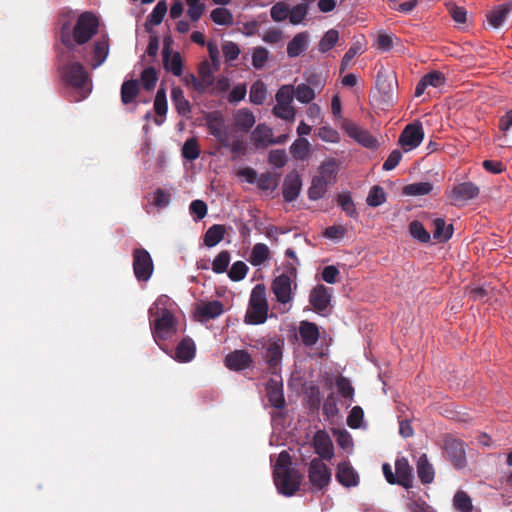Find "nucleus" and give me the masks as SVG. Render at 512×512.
Instances as JSON below:
<instances>
[{
	"label": "nucleus",
	"instance_id": "1",
	"mask_svg": "<svg viewBox=\"0 0 512 512\" xmlns=\"http://www.w3.org/2000/svg\"><path fill=\"white\" fill-rule=\"evenodd\" d=\"M109 55V39L105 36L98 38L92 44L90 53L78 52L61 48L57 54V70L61 81L77 90V101L85 99L92 91V80L80 59L92 69L100 67Z\"/></svg>",
	"mask_w": 512,
	"mask_h": 512
},
{
	"label": "nucleus",
	"instance_id": "2",
	"mask_svg": "<svg viewBox=\"0 0 512 512\" xmlns=\"http://www.w3.org/2000/svg\"><path fill=\"white\" fill-rule=\"evenodd\" d=\"M75 14L72 11L62 12L59 18L60 41L64 49L78 50L90 53L92 46L87 43L97 34L99 29L98 17L89 11L81 13L72 27Z\"/></svg>",
	"mask_w": 512,
	"mask_h": 512
},
{
	"label": "nucleus",
	"instance_id": "3",
	"mask_svg": "<svg viewBox=\"0 0 512 512\" xmlns=\"http://www.w3.org/2000/svg\"><path fill=\"white\" fill-rule=\"evenodd\" d=\"M169 304V297L161 295L148 311L152 336L161 348L162 341L171 339L177 333V321L168 308Z\"/></svg>",
	"mask_w": 512,
	"mask_h": 512
},
{
	"label": "nucleus",
	"instance_id": "4",
	"mask_svg": "<svg viewBox=\"0 0 512 512\" xmlns=\"http://www.w3.org/2000/svg\"><path fill=\"white\" fill-rule=\"evenodd\" d=\"M268 310L266 288L263 284H257L250 294L244 319L245 323L250 325L263 324L267 320Z\"/></svg>",
	"mask_w": 512,
	"mask_h": 512
},
{
	"label": "nucleus",
	"instance_id": "5",
	"mask_svg": "<svg viewBox=\"0 0 512 512\" xmlns=\"http://www.w3.org/2000/svg\"><path fill=\"white\" fill-rule=\"evenodd\" d=\"M293 98L294 87L292 85H282L275 95L276 105L272 109L273 115L287 122H294L296 109L292 105Z\"/></svg>",
	"mask_w": 512,
	"mask_h": 512
},
{
	"label": "nucleus",
	"instance_id": "6",
	"mask_svg": "<svg viewBox=\"0 0 512 512\" xmlns=\"http://www.w3.org/2000/svg\"><path fill=\"white\" fill-rule=\"evenodd\" d=\"M270 289L276 301L283 307L282 311L287 312L291 308L294 291L297 289L296 280L286 275H278L272 280Z\"/></svg>",
	"mask_w": 512,
	"mask_h": 512
},
{
	"label": "nucleus",
	"instance_id": "7",
	"mask_svg": "<svg viewBox=\"0 0 512 512\" xmlns=\"http://www.w3.org/2000/svg\"><path fill=\"white\" fill-rule=\"evenodd\" d=\"M302 474L297 469H284L274 472V483L280 494L285 496L294 495L300 488Z\"/></svg>",
	"mask_w": 512,
	"mask_h": 512
},
{
	"label": "nucleus",
	"instance_id": "8",
	"mask_svg": "<svg viewBox=\"0 0 512 512\" xmlns=\"http://www.w3.org/2000/svg\"><path fill=\"white\" fill-rule=\"evenodd\" d=\"M424 139V129L420 121L416 120L404 127L398 138V145L404 152L416 149Z\"/></svg>",
	"mask_w": 512,
	"mask_h": 512
},
{
	"label": "nucleus",
	"instance_id": "9",
	"mask_svg": "<svg viewBox=\"0 0 512 512\" xmlns=\"http://www.w3.org/2000/svg\"><path fill=\"white\" fill-rule=\"evenodd\" d=\"M133 256V272L140 282H147L154 271L153 260L150 253L144 248H135Z\"/></svg>",
	"mask_w": 512,
	"mask_h": 512
},
{
	"label": "nucleus",
	"instance_id": "10",
	"mask_svg": "<svg viewBox=\"0 0 512 512\" xmlns=\"http://www.w3.org/2000/svg\"><path fill=\"white\" fill-rule=\"evenodd\" d=\"M210 134L224 147L230 146L225 118L221 111H211L204 116Z\"/></svg>",
	"mask_w": 512,
	"mask_h": 512
},
{
	"label": "nucleus",
	"instance_id": "11",
	"mask_svg": "<svg viewBox=\"0 0 512 512\" xmlns=\"http://www.w3.org/2000/svg\"><path fill=\"white\" fill-rule=\"evenodd\" d=\"M308 477L311 485L321 490L330 483L331 471L323 460L314 458L308 467Z\"/></svg>",
	"mask_w": 512,
	"mask_h": 512
},
{
	"label": "nucleus",
	"instance_id": "12",
	"mask_svg": "<svg viewBox=\"0 0 512 512\" xmlns=\"http://www.w3.org/2000/svg\"><path fill=\"white\" fill-rule=\"evenodd\" d=\"M331 299L332 289L323 284H317L311 289L309 294V303L319 314H323L328 309Z\"/></svg>",
	"mask_w": 512,
	"mask_h": 512
},
{
	"label": "nucleus",
	"instance_id": "13",
	"mask_svg": "<svg viewBox=\"0 0 512 512\" xmlns=\"http://www.w3.org/2000/svg\"><path fill=\"white\" fill-rule=\"evenodd\" d=\"M284 340L282 338H270L263 346V357L270 369H276L283 355Z\"/></svg>",
	"mask_w": 512,
	"mask_h": 512
},
{
	"label": "nucleus",
	"instance_id": "14",
	"mask_svg": "<svg viewBox=\"0 0 512 512\" xmlns=\"http://www.w3.org/2000/svg\"><path fill=\"white\" fill-rule=\"evenodd\" d=\"M444 450L447 458L455 468L461 469L466 465V453L462 441L448 438L445 440Z\"/></svg>",
	"mask_w": 512,
	"mask_h": 512
},
{
	"label": "nucleus",
	"instance_id": "15",
	"mask_svg": "<svg viewBox=\"0 0 512 512\" xmlns=\"http://www.w3.org/2000/svg\"><path fill=\"white\" fill-rule=\"evenodd\" d=\"M479 194V188L472 182L459 183L450 190L449 198L454 205H461Z\"/></svg>",
	"mask_w": 512,
	"mask_h": 512
},
{
	"label": "nucleus",
	"instance_id": "16",
	"mask_svg": "<svg viewBox=\"0 0 512 512\" xmlns=\"http://www.w3.org/2000/svg\"><path fill=\"white\" fill-rule=\"evenodd\" d=\"M314 451L321 460H330L334 456V448L329 434L324 430H318L312 439Z\"/></svg>",
	"mask_w": 512,
	"mask_h": 512
},
{
	"label": "nucleus",
	"instance_id": "17",
	"mask_svg": "<svg viewBox=\"0 0 512 512\" xmlns=\"http://www.w3.org/2000/svg\"><path fill=\"white\" fill-rule=\"evenodd\" d=\"M266 397L269 404L276 409H283L285 407V397L283 392L282 380L270 378L265 386Z\"/></svg>",
	"mask_w": 512,
	"mask_h": 512
},
{
	"label": "nucleus",
	"instance_id": "18",
	"mask_svg": "<svg viewBox=\"0 0 512 512\" xmlns=\"http://www.w3.org/2000/svg\"><path fill=\"white\" fill-rule=\"evenodd\" d=\"M348 136L358 142L365 148L377 149L379 142L368 130L361 128L356 124H349L346 127Z\"/></svg>",
	"mask_w": 512,
	"mask_h": 512
},
{
	"label": "nucleus",
	"instance_id": "19",
	"mask_svg": "<svg viewBox=\"0 0 512 512\" xmlns=\"http://www.w3.org/2000/svg\"><path fill=\"white\" fill-rule=\"evenodd\" d=\"M253 363L251 355L246 350H235L226 355L225 366L232 371H242Z\"/></svg>",
	"mask_w": 512,
	"mask_h": 512
},
{
	"label": "nucleus",
	"instance_id": "20",
	"mask_svg": "<svg viewBox=\"0 0 512 512\" xmlns=\"http://www.w3.org/2000/svg\"><path fill=\"white\" fill-rule=\"evenodd\" d=\"M302 181L300 175L296 171H292L285 176L283 182V198L286 202L296 200L301 191Z\"/></svg>",
	"mask_w": 512,
	"mask_h": 512
},
{
	"label": "nucleus",
	"instance_id": "21",
	"mask_svg": "<svg viewBox=\"0 0 512 512\" xmlns=\"http://www.w3.org/2000/svg\"><path fill=\"white\" fill-rule=\"evenodd\" d=\"M395 473L397 484L405 489H409L413 484V469L405 457L398 458L395 461Z\"/></svg>",
	"mask_w": 512,
	"mask_h": 512
},
{
	"label": "nucleus",
	"instance_id": "22",
	"mask_svg": "<svg viewBox=\"0 0 512 512\" xmlns=\"http://www.w3.org/2000/svg\"><path fill=\"white\" fill-rule=\"evenodd\" d=\"M338 170V160L335 158H329L321 163L315 176L326 182L328 185H333L337 181Z\"/></svg>",
	"mask_w": 512,
	"mask_h": 512
},
{
	"label": "nucleus",
	"instance_id": "23",
	"mask_svg": "<svg viewBox=\"0 0 512 512\" xmlns=\"http://www.w3.org/2000/svg\"><path fill=\"white\" fill-rule=\"evenodd\" d=\"M197 316L202 321L219 317L224 312V305L219 300L204 302L197 307Z\"/></svg>",
	"mask_w": 512,
	"mask_h": 512
},
{
	"label": "nucleus",
	"instance_id": "24",
	"mask_svg": "<svg viewBox=\"0 0 512 512\" xmlns=\"http://www.w3.org/2000/svg\"><path fill=\"white\" fill-rule=\"evenodd\" d=\"M336 479L340 484L346 487L357 486L359 482L357 472L347 462H342L338 465Z\"/></svg>",
	"mask_w": 512,
	"mask_h": 512
},
{
	"label": "nucleus",
	"instance_id": "25",
	"mask_svg": "<svg viewBox=\"0 0 512 512\" xmlns=\"http://www.w3.org/2000/svg\"><path fill=\"white\" fill-rule=\"evenodd\" d=\"M163 65L164 68L171 72L174 76H181L183 73V63L178 52L171 55L169 45L163 48Z\"/></svg>",
	"mask_w": 512,
	"mask_h": 512
},
{
	"label": "nucleus",
	"instance_id": "26",
	"mask_svg": "<svg viewBox=\"0 0 512 512\" xmlns=\"http://www.w3.org/2000/svg\"><path fill=\"white\" fill-rule=\"evenodd\" d=\"M252 141L257 148H266L274 144L273 131L265 124H258L251 134Z\"/></svg>",
	"mask_w": 512,
	"mask_h": 512
},
{
	"label": "nucleus",
	"instance_id": "27",
	"mask_svg": "<svg viewBox=\"0 0 512 512\" xmlns=\"http://www.w3.org/2000/svg\"><path fill=\"white\" fill-rule=\"evenodd\" d=\"M511 14L512 2L503 3L491 10L487 19L492 27L499 28Z\"/></svg>",
	"mask_w": 512,
	"mask_h": 512
},
{
	"label": "nucleus",
	"instance_id": "28",
	"mask_svg": "<svg viewBox=\"0 0 512 512\" xmlns=\"http://www.w3.org/2000/svg\"><path fill=\"white\" fill-rule=\"evenodd\" d=\"M299 335L305 346H313L319 339V328L313 322L301 321L299 325Z\"/></svg>",
	"mask_w": 512,
	"mask_h": 512
},
{
	"label": "nucleus",
	"instance_id": "29",
	"mask_svg": "<svg viewBox=\"0 0 512 512\" xmlns=\"http://www.w3.org/2000/svg\"><path fill=\"white\" fill-rule=\"evenodd\" d=\"M195 344L191 338H183L175 349L174 358L179 362H190L195 357Z\"/></svg>",
	"mask_w": 512,
	"mask_h": 512
},
{
	"label": "nucleus",
	"instance_id": "30",
	"mask_svg": "<svg viewBox=\"0 0 512 512\" xmlns=\"http://www.w3.org/2000/svg\"><path fill=\"white\" fill-rule=\"evenodd\" d=\"M417 475L422 484H430L435 477V471L432 464L428 461L426 454H421L416 464Z\"/></svg>",
	"mask_w": 512,
	"mask_h": 512
},
{
	"label": "nucleus",
	"instance_id": "31",
	"mask_svg": "<svg viewBox=\"0 0 512 512\" xmlns=\"http://www.w3.org/2000/svg\"><path fill=\"white\" fill-rule=\"evenodd\" d=\"M308 47V35L306 32L296 34L287 44V55L290 58L297 57L306 51Z\"/></svg>",
	"mask_w": 512,
	"mask_h": 512
},
{
	"label": "nucleus",
	"instance_id": "32",
	"mask_svg": "<svg viewBox=\"0 0 512 512\" xmlns=\"http://www.w3.org/2000/svg\"><path fill=\"white\" fill-rule=\"evenodd\" d=\"M171 100L177 113L183 117H187L191 112L189 101L185 98L184 92L180 87L171 89Z\"/></svg>",
	"mask_w": 512,
	"mask_h": 512
},
{
	"label": "nucleus",
	"instance_id": "33",
	"mask_svg": "<svg viewBox=\"0 0 512 512\" xmlns=\"http://www.w3.org/2000/svg\"><path fill=\"white\" fill-rule=\"evenodd\" d=\"M235 126L242 132H248L255 124L254 114L247 108H242L234 113Z\"/></svg>",
	"mask_w": 512,
	"mask_h": 512
},
{
	"label": "nucleus",
	"instance_id": "34",
	"mask_svg": "<svg viewBox=\"0 0 512 512\" xmlns=\"http://www.w3.org/2000/svg\"><path fill=\"white\" fill-rule=\"evenodd\" d=\"M290 153L295 160L306 161L311 154V145L304 137H299L290 146Z\"/></svg>",
	"mask_w": 512,
	"mask_h": 512
},
{
	"label": "nucleus",
	"instance_id": "35",
	"mask_svg": "<svg viewBox=\"0 0 512 512\" xmlns=\"http://www.w3.org/2000/svg\"><path fill=\"white\" fill-rule=\"evenodd\" d=\"M214 72V68H212L207 61L203 62L199 67V81H197V84L204 93L208 91L215 82Z\"/></svg>",
	"mask_w": 512,
	"mask_h": 512
},
{
	"label": "nucleus",
	"instance_id": "36",
	"mask_svg": "<svg viewBox=\"0 0 512 512\" xmlns=\"http://www.w3.org/2000/svg\"><path fill=\"white\" fill-rule=\"evenodd\" d=\"M433 237L438 242H446L448 241L453 234V225L446 224L445 220L442 218H436L433 221Z\"/></svg>",
	"mask_w": 512,
	"mask_h": 512
},
{
	"label": "nucleus",
	"instance_id": "37",
	"mask_svg": "<svg viewBox=\"0 0 512 512\" xmlns=\"http://www.w3.org/2000/svg\"><path fill=\"white\" fill-rule=\"evenodd\" d=\"M226 229L224 225L214 224L207 229L204 235V244L211 248L220 243L225 236Z\"/></svg>",
	"mask_w": 512,
	"mask_h": 512
},
{
	"label": "nucleus",
	"instance_id": "38",
	"mask_svg": "<svg viewBox=\"0 0 512 512\" xmlns=\"http://www.w3.org/2000/svg\"><path fill=\"white\" fill-rule=\"evenodd\" d=\"M140 91L138 80H126L121 85V101L124 105L132 103Z\"/></svg>",
	"mask_w": 512,
	"mask_h": 512
},
{
	"label": "nucleus",
	"instance_id": "39",
	"mask_svg": "<svg viewBox=\"0 0 512 512\" xmlns=\"http://www.w3.org/2000/svg\"><path fill=\"white\" fill-rule=\"evenodd\" d=\"M270 258V250L266 244L257 243L253 246L250 256L249 262L251 265L257 267L264 264Z\"/></svg>",
	"mask_w": 512,
	"mask_h": 512
},
{
	"label": "nucleus",
	"instance_id": "40",
	"mask_svg": "<svg viewBox=\"0 0 512 512\" xmlns=\"http://www.w3.org/2000/svg\"><path fill=\"white\" fill-rule=\"evenodd\" d=\"M329 186L330 185L326 182L314 175L308 189V198L313 201L321 199L327 192Z\"/></svg>",
	"mask_w": 512,
	"mask_h": 512
},
{
	"label": "nucleus",
	"instance_id": "41",
	"mask_svg": "<svg viewBox=\"0 0 512 512\" xmlns=\"http://www.w3.org/2000/svg\"><path fill=\"white\" fill-rule=\"evenodd\" d=\"M453 506L458 512H473V505L470 496L459 490L453 497Z\"/></svg>",
	"mask_w": 512,
	"mask_h": 512
},
{
	"label": "nucleus",
	"instance_id": "42",
	"mask_svg": "<svg viewBox=\"0 0 512 512\" xmlns=\"http://www.w3.org/2000/svg\"><path fill=\"white\" fill-rule=\"evenodd\" d=\"M182 157L188 161H194L200 156V147L196 138L187 139L181 150Z\"/></svg>",
	"mask_w": 512,
	"mask_h": 512
},
{
	"label": "nucleus",
	"instance_id": "43",
	"mask_svg": "<svg viewBox=\"0 0 512 512\" xmlns=\"http://www.w3.org/2000/svg\"><path fill=\"white\" fill-rule=\"evenodd\" d=\"M294 95L296 99L303 104H309L316 97L314 89L305 83H301L294 88Z\"/></svg>",
	"mask_w": 512,
	"mask_h": 512
},
{
	"label": "nucleus",
	"instance_id": "44",
	"mask_svg": "<svg viewBox=\"0 0 512 512\" xmlns=\"http://www.w3.org/2000/svg\"><path fill=\"white\" fill-rule=\"evenodd\" d=\"M267 88L261 81H257L251 85L249 99L255 105H261L266 99Z\"/></svg>",
	"mask_w": 512,
	"mask_h": 512
},
{
	"label": "nucleus",
	"instance_id": "45",
	"mask_svg": "<svg viewBox=\"0 0 512 512\" xmlns=\"http://www.w3.org/2000/svg\"><path fill=\"white\" fill-rule=\"evenodd\" d=\"M337 202L341 206L342 210L347 214V216L353 219L358 218V212L349 193L338 194Z\"/></svg>",
	"mask_w": 512,
	"mask_h": 512
},
{
	"label": "nucleus",
	"instance_id": "46",
	"mask_svg": "<svg viewBox=\"0 0 512 512\" xmlns=\"http://www.w3.org/2000/svg\"><path fill=\"white\" fill-rule=\"evenodd\" d=\"M432 184L429 182H417L406 185L403 188V194L407 196L427 195L432 191Z\"/></svg>",
	"mask_w": 512,
	"mask_h": 512
},
{
	"label": "nucleus",
	"instance_id": "47",
	"mask_svg": "<svg viewBox=\"0 0 512 512\" xmlns=\"http://www.w3.org/2000/svg\"><path fill=\"white\" fill-rule=\"evenodd\" d=\"M210 18L218 25L229 26L233 24L232 13L223 7L213 9L210 13Z\"/></svg>",
	"mask_w": 512,
	"mask_h": 512
},
{
	"label": "nucleus",
	"instance_id": "48",
	"mask_svg": "<svg viewBox=\"0 0 512 512\" xmlns=\"http://www.w3.org/2000/svg\"><path fill=\"white\" fill-rule=\"evenodd\" d=\"M499 130L502 136L499 137L502 146H508V136L512 131V110L508 111L499 119Z\"/></svg>",
	"mask_w": 512,
	"mask_h": 512
},
{
	"label": "nucleus",
	"instance_id": "49",
	"mask_svg": "<svg viewBox=\"0 0 512 512\" xmlns=\"http://www.w3.org/2000/svg\"><path fill=\"white\" fill-rule=\"evenodd\" d=\"M278 182L279 177L270 172L262 173L257 178V186L263 191H274L278 186Z\"/></svg>",
	"mask_w": 512,
	"mask_h": 512
},
{
	"label": "nucleus",
	"instance_id": "50",
	"mask_svg": "<svg viewBox=\"0 0 512 512\" xmlns=\"http://www.w3.org/2000/svg\"><path fill=\"white\" fill-rule=\"evenodd\" d=\"M386 201V193L381 186H373L368 193L366 203L370 207H378Z\"/></svg>",
	"mask_w": 512,
	"mask_h": 512
},
{
	"label": "nucleus",
	"instance_id": "51",
	"mask_svg": "<svg viewBox=\"0 0 512 512\" xmlns=\"http://www.w3.org/2000/svg\"><path fill=\"white\" fill-rule=\"evenodd\" d=\"M339 38V33L335 29L328 30L324 36L321 38L318 49L321 53H326L330 51L335 44L337 43Z\"/></svg>",
	"mask_w": 512,
	"mask_h": 512
},
{
	"label": "nucleus",
	"instance_id": "52",
	"mask_svg": "<svg viewBox=\"0 0 512 512\" xmlns=\"http://www.w3.org/2000/svg\"><path fill=\"white\" fill-rule=\"evenodd\" d=\"M231 260L230 252L227 250L221 251L212 262V270L216 274H222L227 271Z\"/></svg>",
	"mask_w": 512,
	"mask_h": 512
},
{
	"label": "nucleus",
	"instance_id": "53",
	"mask_svg": "<svg viewBox=\"0 0 512 512\" xmlns=\"http://www.w3.org/2000/svg\"><path fill=\"white\" fill-rule=\"evenodd\" d=\"M166 13L167 5L165 1H159L153 8L152 12L148 15L147 22L151 25L157 26L163 21Z\"/></svg>",
	"mask_w": 512,
	"mask_h": 512
},
{
	"label": "nucleus",
	"instance_id": "54",
	"mask_svg": "<svg viewBox=\"0 0 512 512\" xmlns=\"http://www.w3.org/2000/svg\"><path fill=\"white\" fill-rule=\"evenodd\" d=\"M409 231L411 236L414 239H417L418 241L422 243H427L430 240V234L425 229L423 224L419 221H413L409 225Z\"/></svg>",
	"mask_w": 512,
	"mask_h": 512
},
{
	"label": "nucleus",
	"instance_id": "55",
	"mask_svg": "<svg viewBox=\"0 0 512 512\" xmlns=\"http://www.w3.org/2000/svg\"><path fill=\"white\" fill-rule=\"evenodd\" d=\"M208 207L203 200H193L189 205V212L194 221L198 222L207 215Z\"/></svg>",
	"mask_w": 512,
	"mask_h": 512
},
{
	"label": "nucleus",
	"instance_id": "56",
	"mask_svg": "<svg viewBox=\"0 0 512 512\" xmlns=\"http://www.w3.org/2000/svg\"><path fill=\"white\" fill-rule=\"evenodd\" d=\"M364 52V45L360 41H355L349 49L344 54L342 60H341V68L344 70L349 63L352 61V59L359 54H362Z\"/></svg>",
	"mask_w": 512,
	"mask_h": 512
},
{
	"label": "nucleus",
	"instance_id": "57",
	"mask_svg": "<svg viewBox=\"0 0 512 512\" xmlns=\"http://www.w3.org/2000/svg\"><path fill=\"white\" fill-rule=\"evenodd\" d=\"M289 6L283 1L277 2L270 9V16L275 22H281L288 18Z\"/></svg>",
	"mask_w": 512,
	"mask_h": 512
},
{
	"label": "nucleus",
	"instance_id": "58",
	"mask_svg": "<svg viewBox=\"0 0 512 512\" xmlns=\"http://www.w3.org/2000/svg\"><path fill=\"white\" fill-rule=\"evenodd\" d=\"M186 4L189 18L194 22L198 21L204 13L205 5L201 3V0H186Z\"/></svg>",
	"mask_w": 512,
	"mask_h": 512
},
{
	"label": "nucleus",
	"instance_id": "59",
	"mask_svg": "<svg viewBox=\"0 0 512 512\" xmlns=\"http://www.w3.org/2000/svg\"><path fill=\"white\" fill-rule=\"evenodd\" d=\"M157 80L158 76L155 68L147 67L142 71L141 83L146 90H152L155 87Z\"/></svg>",
	"mask_w": 512,
	"mask_h": 512
},
{
	"label": "nucleus",
	"instance_id": "60",
	"mask_svg": "<svg viewBox=\"0 0 512 512\" xmlns=\"http://www.w3.org/2000/svg\"><path fill=\"white\" fill-rule=\"evenodd\" d=\"M248 272V266L243 261H236L228 271V276L232 281L244 279Z\"/></svg>",
	"mask_w": 512,
	"mask_h": 512
},
{
	"label": "nucleus",
	"instance_id": "61",
	"mask_svg": "<svg viewBox=\"0 0 512 512\" xmlns=\"http://www.w3.org/2000/svg\"><path fill=\"white\" fill-rule=\"evenodd\" d=\"M154 110H155L156 115L166 116L168 106H167L166 93L163 88H160L155 95Z\"/></svg>",
	"mask_w": 512,
	"mask_h": 512
},
{
	"label": "nucleus",
	"instance_id": "62",
	"mask_svg": "<svg viewBox=\"0 0 512 512\" xmlns=\"http://www.w3.org/2000/svg\"><path fill=\"white\" fill-rule=\"evenodd\" d=\"M336 386L339 395L347 400H352L354 396V388L352 387L350 381L345 377H340L336 381Z\"/></svg>",
	"mask_w": 512,
	"mask_h": 512
},
{
	"label": "nucleus",
	"instance_id": "63",
	"mask_svg": "<svg viewBox=\"0 0 512 512\" xmlns=\"http://www.w3.org/2000/svg\"><path fill=\"white\" fill-rule=\"evenodd\" d=\"M269 52L264 47H256L252 54V65L255 69H261L268 60Z\"/></svg>",
	"mask_w": 512,
	"mask_h": 512
},
{
	"label": "nucleus",
	"instance_id": "64",
	"mask_svg": "<svg viewBox=\"0 0 512 512\" xmlns=\"http://www.w3.org/2000/svg\"><path fill=\"white\" fill-rule=\"evenodd\" d=\"M406 507L409 512H436L421 498H410Z\"/></svg>",
	"mask_w": 512,
	"mask_h": 512
}]
</instances>
